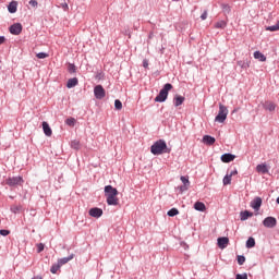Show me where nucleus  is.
Masks as SVG:
<instances>
[{"mask_svg":"<svg viewBox=\"0 0 279 279\" xmlns=\"http://www.w3.org/2000/svg\"><path fill=\"white\" fill-rule=\"evenodd\" d=\"M117 195H119L117 187H113L112 185L105 186V196L107 197L108 206H119V198Z\"/></svg>","mask_w":279,"mask_h":279,"instance_id":"1","label":"nucleus"},{"mask_svg":"<svg viewBox=\"0 0 279 279\" xmlns=\"http://www.w3.org/2000/svg\"><path fill=\"white\" fill-rule=\"evenodd\" d=\"M150 153L154 156H161V154H171V148L167 146L165 140H159L150 146Z\"/></svg>","mask_w":279,"mask_h":279,"instance_id":"2","label":"nucleus"},{"mask_svg":"<svg viewBox=\"0 0 279 279\" xmlns=\"http://www.w3.org/2000/svg\"><path fill=\"white\" fill-rule=\"evenodd\" d=\"M173 88V85L171 83H167L163 85V87L160 89L159 94L156 96L155 101L158 104H163V101H167V98L169 97V90Z\"/></svg>","mask_w":279,"mask_h":279,"instance_id":"3","label":"nucleus"},{"mask_svg":"<svg viewBox=\"0 0 279 279\" xmlns=\"http://www.w3.org/2000/svg\"><path fill=\"white\" fill-rule=\"evenodd\" d=\"M226 119H228V107L220 104L219 111L215 118V121L216 123H225Z\"/></svg>","mask_w":279,"mask_h":279,"instance_id":"4","label":"nucleus"},{"mask_svg":"<svg viewBox=\"0 0 279 279\" xmlns=\"http://www.w3.org/2000/svg\"><path fill=\"white\" fill-rule=\"evenodd\" d=\"M23 177H10L7 179L8 186L14 187V186H23Z\"/></svg>","mask_w":279,"mask_h":279,"instance_id":"5","label":"nucleus"},{"mask_svg":"<svg viewBox=\"0 0 279 279\" xmlns=\"http://www.w3.org/2000/svg\"><path fill=\"white\" fill-rule=\"evenodd\" d=\"M94 95L96 99H104L106 97V89H104V86L97 85L94 87Z\"/></svg>","mask_w":279,"mask_h":279,"instance_id":"6","label":"nucleus"},{"mask_svg":"<svg viewBox=\"0 0 279 279\" xmlns=\"http://www.w3.org/2000/svg\"><path fill=\"white\" fill-rule=\"evenodd\" d=\"M278 221L276 220L275 217H266L264 220H263V226L265 228H276Z\"/></svg>","mask_w":279,"mask_h":279,"instance_id":"7","label":"nucleus"},{"mask_svg":"<svg viewBox=\"0 0 279 279\" xmlns=\"http://www.w3.org/2000/svg\"><path fill=\"white\" fill-rule=\"evenodd\" d=\"M9 31L13 36H19V34L23 32V25H21V23H15L10 26Z\"/></svg>","mask_w":279,"mask_h":279,"instance_id":"8","label":"nucleus"},{"mask_svg":"<svg viewBox=\"0 0 279 279\" xmlns=\"http://www.w3.org/2000/svg\"><path fill=\"white\" fill-rule=\"evenodd\" d=\"M89 217H94L95 219H99L104 215V210L99 207H93L89 209Z\"/></svg>","mask_w":279,"mask_h":279,"instance_id":"9","label":"nucleus"},{"mask_svg":"<svg viewBox=\"0 0 279 279\" xmlns=\"http://www.w3.org/2000/svg\"><path fill=\"white\" fill-rule=\"evenodd\" d=\"M260 206H263V198L260 197H255L252 202H251V207L254 210H260Z\"/></svg>","mask_w":279,"mask_h":279,"instance_id":"10","label":"nucleus"},{"mask_svg":"<svg viewBox=\"0 0 279 279\" xmlns=\"http://www.w3.org/2000/svg\"><path fill=\"white\" fill-rule=\"evenodd\" d=\"M228 243H230V239L226 236L218 238V247H220V250H226V247H228Z\"/></svg>","mask_w":279,"mask_h":279,"instance_id":"11","label":"nucleus"},{"mask_svg":"<svg viewBox=\"0 0 279 279\" xmlns=\"http://www.w3.org/2000/svg\"><path fill=\"white\" fill-rule=\"evenodd\" d=\"M257 173H262L265 175L266 173H269V167L266 166V163H259L256 166Z\"/></svg>","mask_w":279,"mask_h":279,"instance_id":"12","label":"nucleus"},{"mask_svg":"<svg viewBox=\"0 0 279 279\" xmlns=\"http://www.w3.org/2000/svg\"><path fill=\"white\" fill-rule=\"evenodd\" d=\"M16 10H19V2L13 0L9 3L8 11L10 14H16Z\"/></svg>","mask_w":279,"mask_h":279,"instance_id":"13","label":"nucleus"},{"mask_svg":"<svg viewBox=\"0 0 279 279\" xmlns=\"http://www.w3.org/2000/svg\"><path fill=\"white\" fill-rule=\"evenodd\" d=\"M250 217H254V213L248 211V210H244V211L240 213L241 221H247V219H250Z\"/></svg>","mask_w":279,"mask_h":279,"instance_id":"14","label":"nucleus"},{"mask_svg":"<svg viewBox=\"0 0 279 279\" xmlns=\"http://www.w3.org/2000/svg\"><path fill=\"white\" fill-rule=\"evenodd\" d=\"M73 258H75V254H71L68 257H62L58 260L59 266L62 267V265H66V263H69L70 260H73Z\"/></svg>","mask_w":279,"mask_h":279,"instance_id":"15","label":"nucleus"},{"mask_svg":"<svg viewBox=\"0 0 279 279\" xmlns=\"http://www.w3.org/2000/svg\"><path fill=\"white\" fill-rule=\"evenodd\" d=\"M253 56H254V58H255V60H258L259 62H267V57H265L264 54H263V52H260V51H255L254 53H253Z\"/></svg>","mask_w":279,"mask_h":279,"instance_id":"16","label":"nucleus"},{"mask_svg":"<svg viewBox=\"0 0 279 279\" xmlns=\"http://www.w3.org/2000/svg\"><path fill=\"white\" fill-rule=\"evenodd\" d=\"M77 84H80V81L77 80V77L69 78L66 83V88H75Z\"/></svg>","mask_w":279,"mask_h":279,"instance_id":"17","label":"nucleus"},{"mask_svg":"<svg viewBox=\"0 0 279 279\" xmlns=\"http://www.w3.org/2000/svg\"><path fill=\"white\" fill-rule=\"evenodd\" d=\"M184 97L180 96V95H175L173 98V104L175 106V108H178V106H182L184 104Z\"/></svg>","mask_w":279,"mask_h":279,"instance_id":"18","label":"nucleus"},{"mask_svg":"<svg viewBox=\"0 0 279 279\" xmlns=\"http://www.w3.org/2000/svg\"><path fill=\"white\" fill-rule=\"evenodd\" d=\"M235 156L230 154V153H227V154H223L221 156V161L222 162H232V160H234Z\"/></svg>","mask_w":279,"mask_h":279,"instance_id":"19","label":"nucleus"},{"mask_svg":"<svg viewBox=\"0 0 279 279\" xmlns=\"http://www.w3.org/2000/svg\"><path fill=\"white\" fill-rule=\"evenodd\" d=\"M43 130L44 134H46L47 136H51V134H53V132L51 131V126H49V123L47 122H43Z\"/></svg>","mask_w":279,"mask_h":279,"instance_id":"20","label":"nucleus"},{"mask_svg":"<svg viewBox=\"0 0 279 279\" xmlns=\"http://www.w3.org/2000/svg\"><path fill=\"white\" fill-rule=\"evenodd\" d=\"M203 143L205 145H215V137L210 136V135H205L203 137Z\"/></svg>","mask_w":279,"mask_h":279,"instance_id":"21","label":"nucleus"},{"mask_svg":"<svg viewBox=\"0 0 279 279\" xmlns=\"http://www.w3.org/2000/svg\"><path fill=\"white\" fill-rule=\"evenodd\" d=\"M264 108L265 110H268V112H274V110H276V105L271 101H266Z\"/></svg>","mask_w":279,"mask_h":279,"instance_id":"22","label":"nucleus"},{"mask_svg":"<svg viewBox=\"0 0 279 279\" xmlns=\"http://www.w3.org/2000/svg\"><path fill=\"white\" fill-rule=\"evenodd\" d=\"M194 208L198 210V213H204V210H206V205L202 202H196Z\"/></svg>","mask_w":279,"mask_h":279,"instance_id":"23","label":"nucleus"},{"mask_svg":"<svg viewBox=\"0 0 279 279\" xmlns=\"http://www.w3.org/2000/svg\"><path fill=\"white\" fill-rule=\"evenodd\" d=\"M238 66H241L244 71H247V68L250 66L248 60H240L238 61Z\"/></svg>","mask_w":279,"mask_h":279,"instance_id":"24","label":"nucleus"},{"mask_svg":"<svg viewBox=\"0 0 279 279\" xmlns=\"http://www.w3.org/2000/svg\"><path fill=\"white\" fill-rule=\"evenodd\" d=\"M256 246V240H254V238H248L246 241V247L248 250H252V247Z\"/></svg>","mask_w":279,"mask_h":279,"instance_id":"25","label":"nucleus"},{"mask_svg":"<svg viewBox=\"0 0 279 279\" xmlns=\"http://www.w3.org/2000/svg\"><path fill=\"white\" fill-rule=\"evenodd\" d=\"M228 23L226 21H219L215 24L216 29H226Z\"/></svg>","mask_w":279,"mask_h":279,"instance_id":"26","label":"nucleus"},{"mask_svg":"<svg viewBox=\"0 0 279 279\" xmlns=\"http://www.w3.org/2000/svg\"><path fill=\"white\" fill-rule=\"evenodd\" d=\"M222 183L225 186H228V184H232V177L229 174H226L222 179Z\"/></svg>","mask_w":279,"mask_h":279,"instance_id":"27","label":"nucleus"},{"mask_svg":"<svg viewBox=\"0 0 279 279\" xmlns=\"http://www.w3.org/2000/svg\"><path fill=\"white\" fill-rule=\"evenodd\" d=\"M167 215L168 217H175L177 215H180V210H178V208H171L168 210Z\"/></svg>","mask_w":279,"mask_h":279,"instance_id":"28","label":"nucleus"},{"mask_svg":"<svg viewBox=\"0 0 279 279\" xmlns=\"http://www.w3.org/2000/svg\"><path fill=\"white\" fill-rule=\"evenodd\" d=\"M60 267H62L59 263L53 264L50 268L51 274H58V271L60 270Z\"/></svg>","mask_w":279,"mask_h":279,"instance_id":"29","label":"nucleus"},{"mask_svg":"<svg viewBox=\"0 0 279 279\" xmlns=\"http://www.w3.org/2000/svg\"><path fill=\"white\" fill-rule=\"evenodd\" d=\"M65 123L70 126V128H74L75 126V118H68L65 120Z\"/></svg>","mask_w":279,"mask_h":279,"instance_id":"30","label":"nucleus"},{"mask_svg":"<svg viewBox=\"0 0 279 279\" xmlns=\"http://www.w3.org/2000/svg\"><path fill=\"white\" fill-rule=\"evenodd\" d=\"M114 108H116V110H121L123 108V102H121V100L117 99L114 101Z\"/></svg>","mask_w":279,"mask_h":279,"instance_id":"31","label":"nucleus"},{"mask_svg":"<svg viewBox=\"0 0 279 279\" xmlns=\"http://www.w3.org/2000/svg\"><path fill=\"white\" fill-rule=\"evenodd\" d=\"M72 149H80V141L74 140L71 142Z\"/></svg>","mask_w":279,"mask_h":279,"instance_id":"32","label":"nucleus"},{"mask_svg":"<svg viewBox=\"0 0 279 279\" xmlns=\"http://www.w3.org/2000/svg\"><path fill=\"white\" fill-rule=\"evenodd\" d=\"M221 8H222V12L225 14H230V5L229 4H221Z\"/></svg>","mask_w":279,"mask_h":279,"instance_id":"33","label":"nucleus"},{"mask_svg":"<svg viewBox=\"0 0 279 279\" xmlns=\"http://www.w3.org/2000/svg\"><path fill=\"white\" fill-rule=\"evenodd\" d=\"M36 58H38L39 60H45V58H49V54L46 52H39L36 54Z\"/></svg>","mask_w":279,"mask_h":279,"instance_id":"34","label":"nucleus"},{"mask_svg":"<svg viewBox=\"0 0 279 279\" xmlns=\"http://www.w3.org/2000/svg\"><path fill=\"white\" fill-rule=\"evenodd\" d=\"M181 182L184 186H190L191 182L189 181V177H181Z\"/></svg>","mask_w":279,"mask_h":279,"instance_id":"35","label":"nucleus"},{"mask_svg":"<svg viewBox=\"0 0 279 279\" xmlns=\"http://www.w3.org/2000/svg\"><path fill=\"white\" fill-rule=\"evenodd\" d=\"M68 71H69V73H75V71H76L75 64L70 63L69 66H68Z\"/></svg>","mask_w":279,"mask_h":279,"instance_id":"36","label":"nucleus"},{"mask_svg":"<svg viewBox=\"0 0 279 279\" xmlns=\"http://www.w3.org/2000/svg\"><path fill=\"white\" fill-rule=\"evenodd\" d=\"M238 264L239 265H244L245 264V257L243 255L238 256Z\"/></svg>","mask_w":279,"mask_h":279,"instance_id":"37","label":"nucleus"},{"mask_svg":"<svg viewBox=\"0 0 279 279\" xmlns=\"http://www.w3.org/2000/svg\"><path fill=\"white\" fill-rule=\"evenodd\" d=\"M44 250H45V244H43V243L37 244L38 254H40V252H43Z\"/></svg>","mask_w":279,"mask_h":279,"instance_id":"38","label":"nucleus"},{"mask_svg":"<svg viewBox=\"0 0 279 279\" xmlns=\"http://www.w3.org/2000/svg\"><path fill=\"white\" fill-rule=\"evenodd\" d=\"M235 279H247V274H238L236 276H235Z\"/></svg>","mask_w":279,"mask_h":279,"instance_id":"39","label":"nucleus"},{"mask_svg":"<svg viewBox=\"0 0 279 279\" xmlns=\"http://www.w3.org/2000/svg\"><path fill=\"white\" fill-rule=\"evenodd\" d=\"M0 234L1 236H8V234H10V230L1 229Z\"/></svg>","mask_w":279,"mask_h":279,"instance_id":"40","label":"nucleus"},{"mask_svg":"<svg viewBox=\"0 0 279 279\" xmlns=\"http://www.w3.org/2000/svg\"><path fill=\"white\" fill-rule=\"evenodd\" d=\"M28 3L32 8H38V1L36 0H31Z\"/></svg>","mask_w":279,"mask_h":279,"instance_id":"41","label":"nucleus"},{"mask_svg":"<svg viewBox=\"0 0 279 279\" xmlns=\"http://www.w3.org/2000/svg\"><path fill=\"white\" fill-rule=\"evenodd\" d=\"M11 211H13L14 215H16V213H20V211H21V207H19V206H13V207H11Z\"/></svg>","mask_w":279,"mask_h":279,"instance_id":"42","label":"nucleus"},{"mask_svg":"<svg viewBox=\"0 0 279 279\" xmlns=\"http://www.w3.org/2000/svg\"><path fill=\"white\" fill-rule=\"evenodd\" d=\"M202 21H206L208 19V11H204L203 14L201 15Z\"/></svg>","mask_w":279,"mask_h":279,"instance_id":"43","label":"nucleus"},{"mask_svg":"<svg viewBox=\"0 0 279 279\" xmlns=\"http://www.w3.org/2000/svg\"><path fill=\"white\" fill-rule=\"evenodd\" d=\"M180 190L184 193V191H189V185H182Z\"/></svg>","mask_w":279,"mask_h":279,"instance_id":"44","label":"nucleus"},{"mask_svg":"<svg viewBox=\"0 0 279 279\" xmlns=\"http://www.w3.org/2000/svg\"><path fill=\"white\" fill-rule=\"evenodd\" d=\"M143 66H144V69H147V66H149V62L147 60H144L143 61Z\"/></svg>","mask_w":279,"mask_h":279,"instance_id":"45","label":"nucleus"},{"mask_svg":"<svg viewBox=\"0 0 279 279\" xmlns=\"http://www.w3.org/2000/svg\"><path fill=\"white\" fill-rule=\"evenodd\" d=\"M236 173H239V171H236V169L232 170L229 175L232 178V175H236Z\"/></svg>","mask_w":279,"mask_h":279,"instance_id":"46","label":"nucleus"},{"mask_svg":"<svg viewBox=\"0 0 279 279\" xmlns=\"http://www.w3.org/2000/svg\"><path fill=\"white\" fill-rule=\"evenodd\" d=\"M3 43H5V37L4 36H0V45H3Z\"/></svg>","mask_w":279,"mask_h":279,"instance_id":"47","label":"nucleus"},{"mask_svg":"<svg viewBox=\"0 0 279 279\" xmlns=\"http://www.w3.org/2000/svg\"><path fill=\"white\" fill-rule=\"evenodd\" d=\"M62 7H63L65 10H69V4L64 3Z\"/></svg>","mask_w":279,"mask_h":279,"instance_id":"48","label":"nucleus"}]
</instances>
